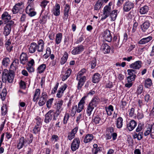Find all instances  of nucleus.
<instances>
[{
  "label": "nucleus",
  "mask_w": 154,
  "mask_h": 154,
  "mask_svg": "<svg viewBox=\"0 0 154 154\" xmlns=\"http://www.w3.org/2000/svg\"><path fill=\"white\" fill-rule=\"evenodd\" d=\"M100 101V99L97 97H95L92 99L87 108L86 112L88 116H91L93 110L97 107Z\"/></svg>",
  "instance_id": "nucleus-1"
},
{
  "label": "nucleus",
  "mask_w": 154,
  "mask_h": 154,
  "mask_svg": "<svg viewBox=\"0 0 154 154\" xmlns=\"http://www.w3.org/2000/svg\"><path fill=\"white\" fill-rule=\"evenodd\" d=\"M9 72L8 70L4 69L2 72V79L3 82H5L7 80L9 83L13 82L14 78V73Z\"/></svg>",
  "instance_id": "nucleus-2"
},
{
  "label": "nucleus",
  "mask_w": 154,
  "mask_h": 154,
  "mask_svg": "<svg viewBox=\"0 0 154 154\" xmlns=\"http://www.w3.org/2000/svg\"><path fill=\"white\" fill-rule=\"evenodd\" d=\"M85 97H83L82 99L80 100L78 105V108L77 106L76 105L73 106L72 108V112H80L84 108V104L85 103Z\"/></svg>",
  "instance_id": "nucleus-3"
},
{
  "label": "nucleus",
  "mask_w": 154,
  "mask_h": 154,
  "mask_svg": "<svg viewBox=\"0 0 154 154\" xmlns=\"http://www.w3.org/2000/svg\"><path fill=\"white\" fill-rule=\"evenodd\" d=\"M14 23V21L11 20L6 24L4 27L3 34L5 36H8L10 33L11 27Z\"/></svg>",
  "instance_id": "nucleus-4"
},
{
  "label": "nucleus",
  "mask_w": 154,
  "mask_h": 154,
  "mask_svg": "<svg viewBox=\"0 0 154 154\" xmlns=\"http://www.w3.org/2000/svg\"><path fill=\"white\" fill-rule=\"evenodd\" d=\"M80 143V140L79 138H75L72 141L71 145V149L72 151H74L77 149Z\"/></svg>",
  "instance_id": "nucleus-5"
},
{
  "label": "nucleus",
  "mask_w": 154,
  "mask_h": 154,
  "mask_svg": "<svg viewBox=\"0 0 154 154\" xmlns=\"http://www.w3.org/2000/svg\"><path fill=\"white\" fill-rule=\"evenodd\" d=\"M112 11L111 7H109L108 6H105L103 10V15L101 19L104 20L109 16L110 14Z\"/></svg>",
  "instance_id": "nucleus-6"
},
{
  "label": "nucleus",
  "mask_w": 154,
  "mask_h": 154,
  "mask_svg": "<svg viewBox=\"0 0 154 154\" xmlns=\"http://www.w3.org/2000/svg\"><path fill=\"white\" fill-rule=\"evenodd\" d=\"M54 113L53 111L50 110L46 114L45 122L46 123H48L51 120L53 116H54Z\"/></svg>",
  "instance_id": "nucleus-7"
},
{
  "label": "nucleus",
  "mask_w": 154,
  "mask_h": 154,
  "mask_svg": "<svg viewBox=\"0 0 154 154\" xmlns=\"http://www.w3.org/2000/svg\"><path fill=\"white\" fill-rule=\"evenodd\" d=\"M149 134L151 137L152 138H154V128L152 125H149V127L147 128L144 133L145 136H147Z\"/></svg>",
  "instance_id": "nucleus-8"
},
{
  "label": "nucleus",
  "mask_w": 154,
  "mask_h": 154,
  "mask_svg": "<svg viewBox=\"0 0 154 154\" xmlns=\"http://www.w3.org/2000/svg\"><path fill=\"white\" fill-rule=\"evenodd\" d=\"M48 98V95L46 92H43L42 94L41 97L40 98L39 101L38 103L39 105L42 106L44 105Z\"/></svg>",
  "instance_id": "nucleus-9"
},
{
  "label": "nucleus",
  "mask_w": 154,
  "mask_h": 154,
  "mask_svg": "<svg viewBox=\"0 0 154 154\" xmlns=\"http://www.w3.org/2000/svg\"><path fill=\"white\" fill-rule=\"evenodd\" d=\"M28 57L27 54L24 52H22L20 55V63L24 65L28 62Z\"/></svg>",
  "instance_id": "nucleus-10"
},
{
  "label": "nucleus",
  "mask_w": 154,
  "mask_h": 154,
  "mask_svg": "<svg viewBox=\"0 0 154 154\" xmlns=\"http://www.w3.org/2000/svg\"><path fill=\"white\" fill-rule=\"evenodd\" d=\"M63 101L62 100H60L57 101L55 105L56 106V113L57 115H59L62 110V106L63 104Z\"/></svg>",
  "instance_id": "nucleus-11"
},
{
  "label": "nucleus",
  "mask_w": 154,
  "mask_h": 154,
  "mask_svg": "<svg viewBox=\"0 0 154 154\" xmlns=\"http://www.w3.org/2000/svg\"><path fill=\"white\" fill-rule=\"evenodd\" d=\"M103 37L108 42H110L112 40V37L109 30L106 29L104 32Z\"/></svg>",
  "instance_id": "nucleus-12"
},
{
  "label": "nucleus",
  "mask_w": 154,
  "mask_h": 154,
  "mask_svg": "<svg viewBox=\"0 0 154 154\" xmlns=\"http://www.w3.org/2000/svg\"><path fill=\"white\" fill-rule=\"evenodd\" d=\"M77 80L79 81L77 88L78 89L80 90L84 85L86 77L85 76H83L82 77H80V78H79Z\"/></svg>",
  "instance_id": "nucleus-13"
},
{
  "label": "nucleus",
  "mask_w": 154,
  "mask_h": 154,
  "mask_svg": "<svg viewBox=\"0 0 154 154\" xmlns=\"http://www.w3.org/2000/svg\"><path fill=\"white\" fill-rule=\"evenodd\" d=\"M84 50L83 46L82 45H79L75 47L72 50V53L74 55H76L83 51Z\"/></svg>",
  "instance_id": "nucleus-14"
},
{
  "label": "nucleus",
  "mask_w": 154,
  "mask_h": 154,
  "mask_svg": "<svg viewBox=\"0 0 154 154\" xmlns=\"http://www.w3.org/2000/svg\"><path fill=\"white\" fill-rule=\"evenodd\" d=\"M78 130V128L76 127L73 129L71 132L68 133L67 137L69 140H72L75 137V135L76 133Z\"/></svg>",
  "instance_id": "nucleus-15"
},
{
  "label": "nucleus",
  "mask_w": 154,
  "mask_h": 154,
  "mask_svg": "<svg viewBox=\"0 0 154 154\" xmlns=\"http://www.w3.org/2000/svg\"><path fill=\"white\" fill-rule=\"evenodd\" d=\"M134 5L133 3L129 2L125 3L123 7V10L125 11L128 12L133 8Z\"/></svg>",
  "instance_id": "nucleus-16"
},
{
  "label": "nucleus",
  "mask_w": 154,
  "mask_h": 154,
  "mask_svg": "<svg viewBox=\"0 0 154 154\" xmlns=\"http://www.w3.org/2000/svg\"><path fill=\"white\" fill-rule=\"evenodd\" d=\"M26 12L30 17H32L35 16L36 13L34 11V9L32 8H31L30 7L28 6L26 8Z\"/></svg>",
  "instance_id": "nucleus-17"
},
{
  "label": "nucleus",
  "mask_w": 154,
  "mask_h": 154,
  "mask_svg": "<svg viewBox=\"0 0 154 154\" xmlns=\"http://www.w3.org/2000/svg\"><path fill=\"white\" fill-rule=\"evenodd\" d=\"M142 62L140 61H137L132 63L130 65L131 68L135 69H139L141 66Z\"/></svg>",
  "instance_id": "nucleus-18"
},
{
  "label": "nucleus",
  "mask_w": 154,
  "mask_h": 154,
  "mask_svg": "<svg viewBox=\"0 0 154 154\" xmlns=\"http://www.w3.org/2000/svg\"><path fill=\"white\" fill-rule=\"evenodd\" d=\"M137 125V122L134 120H131L127 125V126L128 129L129 131L133 130Z\"/></svg>",
  "instance_id": "nucleus-19"
},
{
  "label": "nucleus",
  "mask_w": 154,
  "mask_h": 154,
  "mask_svg": "<svg viewBox=\"0 0 154 154\" xmlns=\"http://www.w3.org/2000/svg\"><path fill=\"white\" fill-rule=\"evenodd\" d=\"M44 42L42 39H40L38 42L37 48L39 52H42L44 47Z\"/></svg>",
  "instance_id": "nucleus-20"
},
{
  "label": "nucleus",
  "mask_w": 154,
  "mask_h": 154,
  "mask_svg": "<svg viewBox=\"0 0 154 154\" xmlns=\"http://www.w3.org/2000/svg\"><path fill=\"white\" fill-rule=\"evenodd\" d=\"M26 143V141L25 140L24 137H22L19 139L17 145V148L18 149H20L22 148Z\"/></svg>",
  "instance_id": "nucleus-21"
},
{
  "label": "nucleus",
  "mask_w": 154,
  "mask_h": 154,
  "mask_svg": "<svg viewBox=\"0 0 154 154\" xmlns=\"http://www.w3.org/2000/svg\"><path fill=\"white\" fill-rule=\"evenodd\" d=\"M2 17L4 22L8 23L10 21L9 20L11 19V16L7 12H4L2 15Z\"/></svg>",
  "instance_id": "nucleus-22"
},
{
  "label": "nucleus",
  "mask_w": 154,
  "mask_h": 154,
  "mask_svg": "<svg viewBox=\"0 0 154 154\" xmlns=\"http://www.w3.org/2000/svg\"><path fill=\"white\" fill-rule=\"evenodd\" d=\"M150 24L149 21L145 22L141 26V28L143 32H145L147 30L150 26Z\"/></svg>",
  "instance_id": "nucleus-23"
},
{
  "label": "nucleus",
  "mask_w": 154,
  "mask_h": 154,
  "mask_svg": "<svg viewBox=\"0 0 154 154\" xmlns=\"http://www.w3.org/2000/svg\"><path fill=\"white\" fill-rule=\"evenodd\" d=\"M70 9V7L68 4H66L65 7L63 18L66 20L69 16V12Z\"/></svg>",
  "instance_id": "nucleus-24"
},
{
  "label": "nucleus",
  "mask_w": 154,
  "mask_h": 154,
  "mask_svg": "<svg viewBox=\"0 0 154 154\" xmlns=\"http://www.w3.org/2000/svg\"><path fill=\"white\" fill-rule=\"evenodd\" d=\"M60 5L59 4L56 3L55 4L53 11V13L55 16H58L60 14Z\"/></svg>",
  "instance_id": "nucleus-25"
},
{
  "label": "nucleus",
  "mask_w": 154,
  "mask_h": 154,
  "mask_svg": "<svg viewBox=\"0 0 154 154\" xmlns=\"http://www.w3.org/2000/svg\"><path fill=\"white\" fill-rule=\"evenodd\" d=\"M149 10V8L147 5H144L140 8L139 9V12L141 14H145L147 13Z\"/></svg>",
  "instance_id": "nucleus-26"
},
{
  "label": "nucleus",
  "mask_w": 154,
  "mask_h": 154,
  "mask_svg": "<svg viewBox=\"0 0 154 154\" xmlns=\"http://www.w3.org/2000/svg\"><path fill=\"white\" fill-rule=\"evenodd\" d=\"M104 0H98L94 6V9L95 10H99L100 9L103 4Z\"/></svg>",
  "instance_id": "nucleus-27"
},
{
  "label": "nucleus",
  "mask_w": 154,
  "mask_h": 154,
  "mask_svg": "<svg viewBox=\"0 0 154 154\" xmlns=\"http://www.w3.org/2000/svg\"><path fill=\"white\" fill-rule=\"evenodd\" d=\"M37 44L35 42L32 43L29 48V51L31 53H34L36 51L37 48Z\"/></svg>",
  "instance_id": "nucleus-28"
},
{
  "label": "nucleus",
  "mask_w": 154,
  "mask_h": 154,
  "mask_svg": "<svg viewBox=\"0 0 154 154\" xmlns=\"http://www.w3.org/2000/svg\"><path fill=\"white\" fill-rule=\"evenodd\" d=\"M152 39V37L151 36H149L146 38H143L139 41V43L141 45L145 44L149 42Z\"/></svg>",
  "instance_id": "nucleus-29"
},
{
  "label": "nucleus",
  "mask_w": 154,
  "mask_h": 154,
  "mask_svg": "<svg viewBox=\"0 0 154 154\" xmlns=\"http://www.w3.org/2000/svg\"><path fill=\"white\" fill-rule=\"evenodd\" d=\"M102 50L103 52L105 53H109L110 51L109 46L106 44H104L102 45Z\"/></svg>",
  "instance_id": "nucleus-30"
},
{
  "label": "nucleus",
  "mask_w": 154,
  "mask_h": 154,
  "mask_svg": "<svg viewBox=\"0 0 154 154\" xmlns=\"http://www.w3.org/2000/svg\"><path fill=\"white\" fill-rule=\"evenodd\" d=\"M40 93V90L39 89H36L33 96V100L34 102H36L38 99Z\"/></svg>",
  "instance_id": "nucleus-31"
},
{
  "label": "nucleus",
  "mask_w": 154,
  "mask_h": 154,
  "mask_svg": "<svg viewBox=\"0 0 154 154\" xmlns=\"http://www.w3.org/2000/svg\"><path fill=\"white\" fill-rule=\"evenodd\" d=\"M11 41L10 39H8L7 41L6 42L5 44V46L7 48V49L9 52H11L12 50L13 46L12 45H11Z\"/></svg>",
  "instance_id": "nucleus-32"
},
{
  "label": "nucleus",
  "mask_w": 154,
  "mask_h": 154,
  "mask_svg": "<svg viewBox=\"0 0 154 154\" xmlns=\"http://www.w3.org/2000/svg\"><path fill=\"white\" fill-rule=\"evenodd\" d=\"M100 79V75L98 73L94 75L92 77V82L94 83L98 82Z\"/></svg>",
  "instance_id": "nucleus-33"
},
{
  "label": "nucleus",
  "mask_w": 154,
  "mask_h": 154,
  "mask_svg": "<svg viewBox=\"0 0 154 154\" xmlns=\"http://www.w3.org/2000/svg\"><path fill=\"white\" fill-rule=\"evenodd\" d=\"M152 85V81L150 79L148 78L145 80L144 86L146 88H150Z\"/></svg>",
  "instance_id": "nucleus-34"
},
{
  "label": "nucleus",
  "mask_w": 154,
  "mask_h": 154,
  "mask_svg": "<svg viewBox=\"0 0 154 154\" xmlns=\"http://www.w3.org/2000/svg\"><path fill=\"white\" fill-rule=\"evenodd\" d=\"M117 10H113L110 14L111 21H113L116 19L117 15Z\"/></svg>",
  "instance_id": "nucleus-35"
},
{
  "label": "nucleus",
  "mask_w": 154,
  "mask_h": 154,
  "mask_svg": "<svg viewBox=\"0 0 154 154\" xmlns=\"http://www.w3.org/2000/svg\"><path fill=\"white\" fill-rule=\"evenodd\" d=\"M93 138V136L92 134H87L86 135L84 140L85 143H87L91 141Z\"/></svg>",
  "instance_id": "nucleus-36"
},
{
  "label": "nucleus",
  "mask_w": 154,
  "mask_h": 154,
  "mask_svg": "<svg viewBox=\"0 0 154 154\" xmlns=\"http://www.w3.org/2000/svg\"><path fill=\"white\" fill-rule=\"evenodd\" d=\"M62 37V35L61 33H58L56 34L55 39V42L56 44H58L60 43Z\"/></svg>",
  "instance_id": "nucleus-37"
},
{
  "label": "nucleus",
  "mask_w": 154,
  "mask_h": 154,
  "mask_svg": "<svg viewBox=\"0 0 154 154\" xmlns=\"http://www.w3.org/2000/svg\"><path fill=\"white\" fill-rule=\"evenodd\" d=\"M123 119L121 117H119L117 119L116 122L117 127L118 128H121L123 125Z\"/></svg>",
  "instance_id": "nucleus-38"
},
{
  "label": "nucleus",
  "mask_w": 154,
  "mask_h": 154,
  "mask_svg": "<svg viewBox=\"0 0 154 154\" xmlns=\"http://www.w3.org/2000/svg\"><path fill=\"white\" fill-rule=\"evenodd\" d=\"M68 55V54L67 52H64L63 56L61 59L60 63L61 64H63L65 63L67 60Z\"/></svg>",
  "instance_id": "nucleus-39"
},
{
  "label": "nucleus",
  "mask_w": 154,
  "mask_h": 154,
  "mask_svg": "<svg viewBox=\"0 0 154 154\" xmlns=\"http://www.w3.org/2000/svg\"><path fill=\"white\" fill-rule=\"evenodd\" d=\"M93 121L96 124H102L103 123L100 118L98 116H97L94 118Z\"/></svg>",
  "instance_id": "nucleus-40"
},
{
  "label": "nucleus",
  "mask_w": 154,
  "mask_h": 154,
  "mask_svg": "<svg viewBox=\"0 0 154 154\" xmlns=\"http://www.w3.org/2000/svg\"><path fill=\"white\" fill-rule=\"evenodd\" d=\"M45 68V64H42L37 69L38 72L40 74L43 72Z\"/></svg>",
  "instance_id": "nucleus-41"
},
{
  "label": "nucleus",
  "mask_w": 154,
  "mask_h": 154,
  "mask_svg": "<svg viewBox=\"0 0 154 154\" xmlns=\"http://www.w3.org/2000/svg\"><path fill=\"white\" fill-rule=\"evenodd\" d=\"M40 124V122H38L37 123V125L35 126L33 130L34 133L36 134L40 131V128L39 127V125Z\"/></svg>",
  "instance_id": "nucleus-42"
},
{
  "label": "nucleus",
  "mask_w": 154,
  "mask_h": 154,
  "mask_svg": "<svg viewBox=\"0 0 154 154\" xmlns=\"http://www.w3.org/2000/svg\"><path fill=\"white\" fill-rule=\"evenodd\" d=\"M127 71L128 74L129 75V76L133 77L134 75L135 78L136 75L135 74L136 73L135 70L132 69H130L128 70Z\"/></svg>",
  "instance_id": "nucleus-43"
},
{
  "label": "nucleus",
  "mask_w": 154,
  "mask_h": 154,
  "mask_svg": "<svg viewBox=\"0 0 154 154\" xmlns=\"http://www.w3.org/2000/svg\"><path fill=\"white\" fill-rule=\"evenodd\" d=\"M10 61V59L9 58L7 57L4 58L2 60V64L5 66H7L9 64Z\"/></svg>",
  "instance_id": "nucleus-44"
},
{
  "label": "nucleus",
  "mask_w": 154,
  "mask_h": 154,
  "mask_svg": "<svg viewBox=\"0 0 154 154\" xmlns=\"http://www.w3.org/2000/svg\"><path fill=\"white\" fill-rule=\"evenodd\" d=\"M6 94V89L4 88L0 94L2 100H4L5 99Z\"/></svg>",
  "instance_id": "nucleus-45"
},
{
  "label": "nucleus",
  "mask_w": 154,
  "mask_h": 154,
  "mask_svg": "<svg viewBox=\"0 0 154 154\" xmlns=\"http://www.w3.org/2000/svg\"><path fill=\"white\" fill-rule=\"evenodd\" d=\"M86 71V69H85L84 68L82 69L78 74L76 79H78L79 78H80V77H82V76L85 72Z\"/></svg>",
  "instance_id": "nucleus-46"
},
{
  "label": "nucleus",
  "mask_w": 154,
  "mask_h": 154,
  "mask_svg": "<svg viewBox=\"0 0 154 154\" xmlns=\"http://www.w3.org/2000/svg\"><path fill=\"white\" fill-rule=\"evenodd\" d=\"M69 118V113H66L63 120V123L64 124H66Z\"/></svg>",
  "instance_id": "nucleus-47"
},
{
  "label": "nucleus",
  "mask_w": 154,
  "mask_h": 154,
  "mask_svg": "<svg viewBox=\"0 0 154 154\" xmlns=\"http://www.w3.org/2000/svg\"><path fill=\"white\" fill-rule=\"evenodd\" d=\"M16 61H14L11 64L9 72H12L13 73H14V71L16 70V69L15 67L14 66V62L16 63Z\"/></svg>",
  "instance_id": "nucleus-48"
},
{
  "label": "nucleus",
  "mask_w": 154,
  "mask_h": 154,
  "mask_svg": "<svg viewBox=\"0 0 154 154\" xmlns=\"http://www.w3.org/2000/svg\"><path fill=\"white\" fill-rule=\"evenodd\" d=\"M20 9L21 8H20L15 5L12 9V11L14 14H16L18 12Z\"/></svg>",
  "instance_id": "nucleus-49"
},
{
  "label": "nucleus",
  "mask_w": 154,
  "mask_h": 154,
  "mask_svg": "<svg viewBox=\"0 0 154 154\" xmlns=\"http://www.w3.org/2000/svg\"><path fill=\"white\" fill-rule=\"evenodd\" d=\"M143 87L142 85H140L138 88L136 93L137 94H141L143 92Z\"/></svg>",
  "instance_id": "nucleus-50"
},
{
  "label": "nucleus",
  "mask_w": 154,
  "mask_h": 154,
  "mask_svg": "<svg viewBox=\"0 0 154 154\" xmlns=\"http://www.w3.org/2000/svg\"><path fill=\"white\" fill-rule=\"evenodd\" d=\"M54 100L53 98H52L51 99H49L47 102L46 105L47 106L48 108H50L51 106V105L53 102V101Z\"/></svg>",
  "instance_id": "nucleus-51"
},
{
  "label": "nucleus",
  "mask_w": 154,
  "mask_h": 154,
  "mask_svg": "<svg viewBox=\"0 0 154 154\" xmlns=\"http://www.w3.org/2000/svg\"><path fill=\"white\" fill-rule=\"evenodd\" d=\"M51 52L50 48L49 47H47L46 49V53L44 54V56H45V57L48 58L51 55Z\"/></svg>",
  "instance_id": "nucleus-52"
},
{
  "label": "nucleus",
  "mask_w": 154,
  "mask_h": 154,
  "mask_svg": "<svg viewBox=\"0 0 154 154\" xmlns=\"http://www.w3.org/2000/svg\"><path fill=\"white\" fill-rule=\"evenodd\" d=\"M49 1L45 0H43L41 3L40 5L42 8H45Z\"/></svg>",
  "instance_id": "nucleus-53"
},
{
  "label": "nucleus",
  "mask_w": 154,
  "mask_h": 154,
  "mask_svg": "<svg viewBox=\"0 0 154 154\" xmlns=\"http://www.w3.org/2000/svg\"><path fill=\"white\" fill-rule=\"evenodd\" d=\"M26 69L29 72H32L34 71V69L32 66L30 65H27L26 67Z\"/></svg>",
  "instance_id": "nucleus-54"
},
{
  "label": "nucleus",
  "mask_w": 154,
  "mask_h": 154,
  "mask_svg": "<svg viewBox=\"0 0 154 154\" xmlns=\"http://www.w3.org/2000/svg\"><path fill=\"white\" fill-rule=\"evenodd\" d=\"M20 88L23 89H25L26 88V84L25 82L22 80L20 81Z\"/></svg>",
  "instance_id": "nucleus-55"
},
{
  "label": "nucleus",
  "mask_w": 154,
  "mask_h": 154,
  "mask_svg": "<svg viewBox=\"0 0 154 154\" xmlns=\"http://www.w3.org/2000/svg\"><path fill=\"white\" fill-rule=\"evenodd\" d=\"M67 87V85L66 84H64L59 88V90L61 91L63 93L64 91L66 90Z\"/></svg>",
  "instance_id": "nucleus-56"
},
{
  "label": "nucleus",
  "mask_w": 154,
  "mask_h": 154,
  "mask_svg": "<svg viewBox=\"0 0 154 154\" xmlns=\"http://www.w3.org/2000/svg\"><path fill=\"white\" fill-rule=\"evenodd\" d=\"M135 78L134 75L133 77L130 76L128 77L127 79L128 82H131L134 81Z\"/></svg>",
  "instance_id": "nucleus-57"
},
{
  "label": "nucleus",
  "mask_w": 154,
  "mask_h": 154,
  "mask_svg": "<svg viewBox=\"0 0 154 154\" xmlns=\"http://www.w3.org/2000/svg\"><path fill=\"white\" fill-rule=\"evenodd\" d=\"M143 125L142 124L140 123L138 125L137 128L136 129V131L138 132L140 131L142 129Z\"/></svg>",
  "instance_id": "nucleus-58"
},
{
  "label": "nucleus",
  "mask_w": 154,
  "mask_h": 154,
  "mask_svg": "<svg viewBox=\"0 0 154 154\" xmlns=\"http://www.w3.org/2000/svg\"><path fill=\"white\" fill-rule=\"evenodd\" d=\"M114 132V129L112 127H110L107 128L106 129V133H109L112 134Z\"/></svg>",
  "instance_id": "nucleus-59"
},
{
  "label": "nucleus",
  "mask_w": 154,
  "mask_h": 154,
  "mask_svg": "<svg viewBox=\"0 0 154 154\" xmlns=\"http://www.w3.org/2000/svg\"><path fill=\"white\" fill-rule=\"evenodd\" d=\"M96 64V61L95 59H94V60H93L91 62V68L92 69L94 68Z\"/></svg>",
  "instance_id": "nucleus-60"
},
{
  "label": "nucleus",
  "mask_w": 154,
  "mask_h": 154,
  "mask_svg": "<svg viewBox=\"0 0 154 154\" xmlns=\"http://www.w3.org/2000/svg\"><path fill=\"white\" fill-rule=\"evenodd\" d=\"M150 97L149 94H146L144 97L145 100L146 101L148 102L150 101Z\"/></svg>",
  "instance_id": "nucleus-61"
},
{
  "label": "nucleus",
  "mask_w": 154,
  "mask_h": 154,
  "mask_svg": "<svg viewBox=\"0 0 154 154\" xmlns=\"http://www.w3.org/2000/svg\"><path fill=\"white\" fill-rule=\"evenodd\" d=\"M143 133L142 132H139L138 134V140H141L143 137Z\"/></svg>",
  "instance_id": "nucleus-62"
},
{
  "label": "nucleus",
  "mask_w": 154,
  "mask_h": 154,
  "mask_svg": "<svg viewBox=\"0 0 154 154\" xmlns=\"http://www.w3.org/2000/svg\"><path fill=\"white\" fill-rule=\"evenodd\" d=\"M27 65H30L31 66H33L35 63V62L33 59H31L29 61Z\"/></svg>",
  "instance_id": "nucleus-63"
},
{
  "label": "nucleus",
  "mask_w": 154,
  "mask_h": 154,
  "mask_svg": "<svg viewBox=\"0 0 154 154\" xmlns=\"http://www.w3.org/2000/svg\"><path fill=\"white\" fill-rule=\"evenodd\" d=\"M112 136V134L109 133H106V137L107 140H109L111 139Z\"/></svg>",
  "instance_id": "nucleus-64"
}]
</instances>
